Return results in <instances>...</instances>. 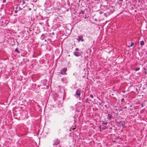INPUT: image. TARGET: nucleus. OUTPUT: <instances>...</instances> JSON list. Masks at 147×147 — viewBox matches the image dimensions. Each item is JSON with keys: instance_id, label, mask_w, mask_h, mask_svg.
Wrapping results in <instances>:
<instances>
[{"instance_id": "21", "label": "nucleus", "mask_w": 147, "mask_h": 147, "mask_svg": "<svg viewBox=\"0 0 147 147\" xmlns=\"http://www.w3.org/2000/svg\"><path fill=\"white\" fill-rule=\"evenodd\" d=\"M51 34L52 35H54L55 34V33L54 32H53L51 33Z\"/></svg>"}, {"instance_id": "7", "label": "nucleus", "mask_w": 147, "mask_h": 147, "mask_svg": "<svg viewBox=\"0 0 147 147\" xmlns=\"http://www.w3.org/2000/svg\"><path fill=\"white\" fill-rule=\"evenodd\" d=\"M112 113L111 114H109L108 115V116L107 117V118L109 120H111L112 118Z\"/></svg>"}, {"instance_id": "25", "label": "nucleus", "mask_w": 147, "mask_h": 147, "mask_svg": "<svg viewBox=\"0 0 147 147\" xmlns=\"http://www.w3.org/2000/svg\"><path fill=\"white\" fill-rule=\"evenodd\" d=\"M16 9H18V7H16Z\"/></svg>"}, {"instance_id": "27", "label": "nucleus", "mask_w": 147, "mask_h": 147, "mask_svg": "<svg viewBox=\"0 0 147 147\" xmlns=\"http://www.w3.org/2000/svg\"><path fill=\"white\" fill-rule=\"evenodd\" d=\"M24 6H23V8H24Z\"/></svg>"}, {"instance_id": "8", "label": "nucleus", "mask_w": 147, "mask_h": 147, "mask_svg": "<svg viewBox=\"0 0 147 147\" xmlns=\"http://www.w3.org/2000/svg\"><path fill=\"white\" fill-rule=\"evenodd\" d=\"M125 121H121L120 122L119 124L123 126H124L125 125Z\"/></svg>"}, {"instance_id": "18", "label": "nucleus", "mask_w": 147, "mask_h": 147, "mask_svg": "<svg viewBox=\"0 0 147 147\" xmlns=\"http://www.w3.org/2000/svg\"><path fill=\"white\" fill-rule=\"evenodd\" d=\"M75 51H79V49L78 48H76L75 49Z\"/></svg>"}, {"instance_id": "24", "label": "nucleus", "mask_w": 147, "mask_h": 147, "mask_svg": "<svg viewBox=\"0 0 147 147\" xmlns=\"http://www.w3.org/2000/svg\"><path fill=\"white\" fill-rule=\"evenodd\" d=\"M29 10H31V8H29Z\"/></svg>"}, {"instance_id": "20", "label": "nucleus", "mask_w": 147, "mask_h": 147, "mask_svg": "<svg viewBox=\"0 0 147 147\" xmlns=\"http://www.w3.org/2000/svg\"><path fill=\"white\" fill-rule=\"evenodd\" d=\"M18 11L17 10H15L14 11V12L15 13H18Z\"/></svg>"}, {"instance_id": "29", "label": "nucleus", "mask_w": 147, "mask_h": 147, "mask_svg": "<svg viewBox=\"0 0 147 147\" xmlns=\"http://www.w3.org/2000/svg\"><path fill=\"white\" fill-rule=\"evenodd\" d=\"M45 41H47V40H45Z\"/></svg>"}, {"instance_id": "9", "label": "nucleus", "mask_w": 147, "mask_h": 147, "mask_svg": "<svg viewBox=\"0 0 147 147\" xmlns=\"http://www.w3.org/2000/svg\"><path fill=\"white\" fill-rule=\"evenodd\" d=\"M46 37V36H45V35L44 34H42L40 36V39L42 40H43L45 39V38Z\"/></svg>"}, {"instance_id": "2", "label": "nucleus", "mask_w": 147, "mask_h": 147, "mask_svg": "<svg viewBox=\"0 0 147 147\" xmlns=\"http://www.w3.org/2000/svg\"><path fill=\"white\" fill-rule=\"evenodd\" d=\"M53 145H57L60 143V141L59 140L56 139L53 140Z\"/></svg>"}, {"instance_id": "3", "label": "nucleus", "mask_w": 147, "mask_h": 147, "mask_svg": "<svg viewBox=\"0 0 147 147\" xmlns=\"http://www.w3.org/2000/svg\"><path fill=\"white\" fill-rule=\"evenodd\" d=\"M76 39L79 41L80 42V41L82 42L84 41V39L83 38V37L82 35H80L78 36V38H77Z\"/></svg>"}, {"instance_id": "14", "label": "nucleus", "mask_w": 147, "mask_h": 147, "mask_svg": "<svg viewBox=\"0 0 147 147\" xmlns=\"http://www.w3.org/2000/svg\"><path fill=\"white\" fill-rule=\"evenodd\" d=\"M23 9V8H21L20 6L19 7V9L18 10V11H19L20 10H22V9Z\"/></svg>"}, {"instance_id": "22", "label": "nucleus", "mask_w": 147, "mask_h": 147, "mask_svg": "<svg viewBox=\"0 0 147 147\" xmlns=\"http://www.w3.org/2000/svg\"><path fill=\"white\" fill-rule=\"evenodd\" d=\"M124 100V98H122V99H121V102L123 101V100Z\"/></svg>"}, {"instance_id": "13", "label": "nucleus", "mask_w": 147, "mask_h": 147, "mask_svg": "<svg viewBox=\"0 0 147 147\" xmlns=\"http://www.w3.org/2000/svg\"><path fill=\"white\" fill-rule=\"evenodd\" d=\"M140 69V67H138V68H136L135 69V70L136 71H138Z\"/></svg>"}, {"instance_id": "19", "label": "nucleus", "mask_w": 147, "mask_h": 147, "mask_svg": "<svg viewBox=\"0 0 147 147\" xmlns=\"http://www.w3.org/2000/svg\"><path fill=\"white\" fill-rule=\"evenodd\" d=\"M90 96L92 98H94V97H93V95L92 94H91L90 95Z\"/></svg>"}, {"instance_id": "16", "label": "nucleus", "mask_w": 147, "mask_h": 147, "mask_svg": "<svg viewBox=\"0 0 147 147\" xmlns=\"http://www.w3.org/2000/svg\"><path fill=\"white\" fill-rule=\"evenodd\" d=\"M88 98H87L84 101V102L86 103L88 102Z\"/></svg>"}, {"instance_id": "4", "label": "nucleus", "mask_w": 147, "mask_h": 147, "mask_svg": "<svg viewBox=\"0 0 147 147\" xmlns=\"http://www.w3.org/2000/svg\"><path fill=\"white\" fill-rule=\"evenodd\" d=\"M74 55L76 57H78L81 55V53L80 52L78 51H74Z\"/></svg>"}, {"instance_id": "26", "label": "nucleus", "mask_w": 147, "mask_h": 147, "mask_svg": "<svg viewBox=\"0 0 147 147\" xmlns=\"http://www.w3.org/2000/svg\"><path fill=\"white\" fill-rule=\"evenodd\" d=\"M124 108H126V107H124Z\"/></svg>"}, {"instance_id": "17", "label": "nucleus", "mask_w": 147, "mask_h": 147, "mask_svg": "<svg viewBox=\"0 0 147 147\" xmlns=\"http://www.w3.org/2000/svg\"><path fill=\"white\" fill-rule=\"evenodd\" d=\"M134 45V43L133 42H132L131 44V45H130V47H132Z\"/></svg>"}, {"instance_id": "1", "label": "nucleus", "mask_w": 147, "mask_h": 147, "mask_svg": "<svg viewBox=\"0 0 147 147\" xmlns=\"http://www.w3.org/2000/svg\"><path fill=\"white\" fill-rule=\"evenodd\" d=\"M81 90L80 89H78L76 91V94L74 95L77 98H79L80 100Z\"/></svg>"}, {"instance_id": "15", "label": "nucleus", "mask_w": 147, "mask_h": 147, "mask_svg": "<svg viewBox=\"0 0 147 147\" xmlns=\"http://www.w3.org/2000/svg\"><path fill=\"white\" fill-rule=\"evenodd\" d=\"M15 51L17 52L18 53H19L20 52L19 51H18V49L17 48L15 49Z\"/></svg>"}, {"instance_id": "6", "label": "nucleus", "mask_w": 147, "mask_h": 147, "mask_svg": "<svg viewBox=\"0 0 147 147\" xmlns=\"http://www.w3.org/2000/svg\"><path fill=\"white\" fill-rule=\"evenodd\" d=\"M20 3L19 5H20V4L23 5L26 3V0H21L20 1Z\"/></svg>"}, {"instance_id": "28", "label": "nucleus", "mask_w": 147, "mask_h": 147, "mask_svg": "<svg viewBox=\"0 0 147 147\" xmlns=\"http://www.w3.org/2000/svg\"><path fill=\"white\" fill-rule=\"evenodd\" d=\"M145 74H146V72H145Z\"/></svg>"}, {"instance_id": "10", "label": "nucleus", "mask_w": 147, "mask_h": 147, "mask_svg": "<svg viewBox=\"0 0 147 147\" xmlns=\"http://www.w3.org/2000/svg\"><path fill=\"white\" fill-rule=\"evenodd\" d=\"M67 70V68H65L61 70H63V72L65 74Z\"/></svg>"}, {"instance_id": "12", "label": "nucleus", "mask_w": 147, "mask_h": 147, "mask_svg": "<svg viewBox=\"0 0 147 147\" xmlns=\"http://www.w3.org/2000/svg\"><path fill=\"white\" fill-rule=\"evenodd\" d=\"M59 73L61 74H62V75H64V74H65L63 72V70H61V71H60V72H59Z\"/></svg>"}, {"instance_id": "23", "label": "nucleus", "mask_w": 147, "mask_h": 147, "mask_svg": "<svg viewBox=\"0 0 147 147\" xmlns=\"http://www.w3.org/2000/svg\"><path fill=\"white\" fill-rule=\"evenodd\" d=\"M6 1V0H3V3H5V2Z\"/></svg>"}, {"instance_id": "5", "label": "nucleus", "mask_w": 147, "mask_h": 147, "mask_svg": "<svg viewBox=\"0 0 147 147\" xmlns=\"http://www.w3.org/2000/svg\"><path fill=\"white\" fill-rule=\"evenodd\" d=\"M61 81L63 83H66L67 82V80L66 78H63L61 79Z\"/></svg>"}, {"instance_id": "11", "label": "nucleus", "mask_w": 147, "mask_h": 147, "mask_svg": "<svg viewBox=\"0 0 147 147\" xmlns=\"http://www.w3.org/2000/svg\"><path fill=\"white\" fill-rule=\"evenodd\" d=\"M144 41H142L140 42V45L142 46H143L144 45Z\"/></svg>"}]
</instances>
